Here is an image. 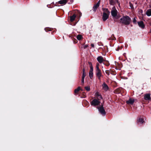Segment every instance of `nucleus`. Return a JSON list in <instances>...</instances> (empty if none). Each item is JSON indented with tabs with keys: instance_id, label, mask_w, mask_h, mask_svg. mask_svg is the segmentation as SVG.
Returning a JSON list of instances; mask_svg holds the SVG:
<instances>
[{
	"instance_id": "1",
	"label": "nucleus",
	"mask_w": 151,
	"mask_h": 151,
	"mask_svg": "<svg viewBox=\"0 0 151 151\" xmlns=\"http://www.w3.org/2000/svg\"><path fill=\"white\" fill-rule=\"evenodd\" d=\"M120 22L125 25H128L131 22V19L127 16H124L120 19Z\"/></svg>"
},
{
	"instance_id": "2",
	"label": "nucleus",
	"mask_w": 151,
	"mask_h": 151,
	"mask_svg": "<svg viewBox=\"0 0 151 151\" xmlns=\"http://www.w3.org/2000/svg\"><path fill=\"white\" fill-rule=\"evenodd\" d=\"M99 100L98 99L97 100L96 99H94L91 101V104L93 106L98 105L100 103Z\"/></svg>"
},
{
	"instance_id": "3",
	"label": "nucleus",
	"mask_w": 151,
	"mask_h": 151,
	"mask_svg": "<svg viewBox=\"0 0 151 151\" xmlns=\"http://www.w3.org/2000/svg\"><path fill=\"white\" fill-rule=\"evenodd\" d=\"M99 111L101 113V114L103 115H105L106 114L105 111L104 109L103 106L102 105L100 107H98Z\"/></svg>"
},
{
	"instance_id": "4",
	"label": "nucleus",
	"mask_w": 151,
	"mask_h": 151,
	"mask_svg": "<svg viewBox=\"0 0 151 151\" xmlns=\"http://www.w3.org/2000/svg\"><path fill=\"white\" fill-rule=\"evenodd\" d=\"M117 11L115 6L113 7L111 11V13L113 17H115L117 15Z\"/></svg>"
},
{
	"instance_id": "5",
	"label": "nucleus",
	"mask_w": 151,
	"mask_h": 151,
	"mask_svg": "<svg viewBox=\"0 0 151 151\" xmlns=\"http://www.w3.org/2000/svg\"><path fill=\"white\" fill-rule=\"evenodd\" d=\"M96 75L99 80H100L101 77L102 76V75L100 70H96Z\"/></svg>"
},
{
	"instance_id": "6",
	"label": "nucleus",
	"mask_w": 151,
	"mask_h": 151,
	"mask_svg": "<svg viewBox=\"0 0 151 151\" xmlns=\"http://www.w3.org/2000/svg\"><path fill=\"white\" fill-rule=\"evenodd\" d=\"M90 70L89 72V75L90 77L91 78L93 77V69L92 66L91 65L90 66Z\"/></svg>"
},
{
	"instance_id": "7",
	"label": "nucleus",
	"mask_w": 151,
	"mask_h": 151,
	"mask_svg": "<svg viewBox=\"0 0 151 151\" xmlns=\"http://www.w3.org/2000/svg\"><path fill=\"white\" fill-rule=\"evenodd\" d=\"M109 14H106L105 13H103L102 19L104 21H106L109 17Z\"/></svg>"
},
{
	"instance_id": "8",
	"label": "nucleus",
	"mask_w": 151,
	"mask_h": 151,
	"mask_svg": "<svg viewBox=\"0 0 151 151\" xmlns=\"http://www.w3.org/2000/svg\"><path fill=\"white\" fill-rule=\"evenodd\" d=\"M100 4V1L96 4L94 5L93 7V11L94 12H95L96 9L98 8Z\"/></svg>"
},
{
	"instance_id": "9",
	"label": "nucleus",
	"mask_w": 151,
	"mask_h": 151,
	"mask_svg": "<svg viewBox=\"0 0 151 151\" xmlns=\"http://www.w3.org/2000/svg\"><path fill=\"white\" fill-rule=\"evenodd\" d=\"M150 94H146L144 95V98L146 100H149L150 99Z\"/></svg>"
},
{
	"instance_id": "10",
	"label": "nucleus",
	"mask_w": 151,
	"mask_h": 151,
	"mask_svg": "<svg viewBox=\"0 0 151 151\" xmlns=\"http://www.w3.org/2000/svg\"><path fill=\"white\" fill-rule=\"evenodd\" d=\"M97 60L100 63H102L104 60L103 59V58L101 56L98 57L97 58Z\"/></svg>"
},
{
	"instance_id": "11",
	"label": "nucleus",
	"mask_w": 151,
	"mask_h": 151,
	"mask_svg": "<svg viewBox=\"0 0 151 151\" xmlns=\"http://www.w3.org/2000/svg\"><path fill=\"white\" fill-rule=\"evenodd\" d=\"M138 24L139 26L141 27L142 28H144L145 27V25L144 23L142 21H141L140 22H138Z\"/></svg>"
},
{
	"instance_id": "12",
	"label": "nucleus",
	"mask_w": 151,
	"mask_h": 151,
	"mask_svg": "<svg viewBox=\"0 0 151 151\" xmlns=\"http://www.w3.org/2000/svg\"><path fill=\"white\" fill-rule=\"evenodd\" d=\"M95 96L98 100H100V99H102L101 96L99 94V93L97 92H96L95 93Z\"/></svg>"
},
{
	"instance_id": "13",
	"label": "nucleus",
	"mask_w": 151,
	"mask_h": 151,
	"mask_svg": "<svg viewBox=\"0 0 151 151\" xmlns=\"http://www.w3.org/2000/svg\"><path fill=\"white\" fill-rule=\"evenodd\" d=\"M134 100L133 99H129L126 101L127 103L128 104H132L134 102Z\"/></svg>"
},
{
	"instance_id": "14",
	"label": "nucleus",
	"mask_w": 151,
	"mask_h": 151,
	"mask_svg": "<svg viewBox=\"0 0 151 151\" xmlns=\"http://www.w3.org/2000/svg\"><path fill=\"white\" fill-rule=\"evenodd\" d=\"M103 89L106 91H107L108 89V87L107 85L105 83H104L102 85Z\"/></svg>"
},
{
	"instance_id": "15",
	"label": "nucleus",
	"mask_w": 151,
	"mask_h": 151,
	"mask_svg": "<svg viewBox=\"0 0 151 151\" xmlns=\"http://www.w3.org/2000/svg\"><path fill=\"white\" fill-rule=\"evenodd\" d=\"M67 2V0H61L59 1V3L60 4H65Z\"/></svg>"
},
{
	"instance_id": "16",
	"label": "nucleus",
	"mask_w": 151,
	"mask_h": 151,
	"mask_svg": "<svg viewBox=\"0 0 151 151\" xmlns=\"http://www.w3.org/2000/svg\"><path fill=\"white\" fill-rule=\"evenodd\" d=\"M146 14L148 16H151V9L147 10L146 12Z\"/></svg>"
},
{
	"instance_id": "17",
	"label": "nucleus",
	"mask_w": 151,
	"mask_h": 151,
	"mask_svg": "<svg viewBox=\"0 0 151 151\" xmlns=\"http://www.w3.org/2000/svg\"><path fill=\"white\" fill-rule=\"evenodd\" d=\"M76 15L75 14H74L72 16L70 17V21L71 22H73V21L76 17Z\"/></svg>"
},
{
	"instance_id": "18",
	"label": "nucleus",
	"mask_w": 151,
	"mask_h": 151,
	"mask_svg": "<svg viewBox=\"0 0 151 151\" xmlns=\"http://www.w3.org/2000/svg\"><path fill=\"white\" fill-rule=\"evenodd\" d=\"M104 11V13H105L106 14H110V12L108 11L107 9H103Z\"/></svg>"
},
{
	"instance_id": "19",
	"label": "nucleus",
	"mask_w": 151,
	"mask_h": 151,
	"mask_svg": "<svg viewBox=\"0 0 151 151\" xmlns=\"http://www.w3.org/2000/svg\"><path fill=\"white\" fill-rule=\"evenodd\" d=\"M86 76V74H85V69L84 68L83 70V75H82V78L84 79V78H85Z\"/></svg>"
},
{
	"instance_id": "20",
	"label": "nucleus",
	"mask_w": 151,
	"mask_h": 151,
	"mask_svg": "<svg viewBox=\"0 0 151 151\" xmlns=\"http://www.w3.org/2000/svg\"><path fill=\"white\" fill-rule=\"evenodd\" d=\"M77 39L78 40H80L82 38V36L81 35H78L76 37Z\"/></svg>"
},
{
	"instance_id": "21",
	"label": "nucleus",
	"mask_w": 151,
	"mask_h": 151,
	"mask_svg": "<svg viewBox=\"0 0 151 151\" xmlns=\"http://www.w3.org/2000/svg\"><path fill=\"white\" fill-rule=\"evenodd\" d=\"M138 122L142 124L144 122V121L143 119L142 118H139L138 120Z\"/></svg>"
},
{
	"instance_id": "22",
	"label": "nucleus",
	"mask_w": 151,
	"mask_h": 151,
	"mask_svg": "<svg viewBox=\"0 0 151 151\" xmlns=\"http://www.w3.org/2000/svg\"><path fill=\"white\" fill-rule=\"evenodd\" d=\"M80 90V87H78L77 88L75 89V93H77L78 91Z\"/></svg>"
},
{
	"instance_id": "23",
	"label": "nucleus",
	"mask_w": 151,
	"mask_h": 151,
	"mask_svg": "<svg viewBox=\"0 0 151 151\" xmlns=\"http://www.w3.org/2000/svg\"><path fill=\"white\" fill-rule=\"evenodd\" d=\"M85 88L86 89V90H87L88 91L90 90V87L89 86H86L85 87Z\"/></svg>"
},
{
	"instance_id": "24",
	"label": "nucleus",
	"mask_w": 151,
	"mask_h": 151,
	"mask_svg": "<svg viewBox=\"0 0 151 151\" xmlns=\"http://www.w3.org/2000/svg\"><path fill=\"white\" fill-rule=\"evenodd\" d=\"M99 64L98 63L96 66V70H100L99 69Z\"/></svg>"
},
{
	"instance_id": "25",
	"label": "nucleus",
	"mask_w": 151,
	"mask_h": 151,
	"mask_svg": "<svg viewBox=\"0 0 151 151\" xmlns=\"http://www.w3.org/2000/svg\"><path fill=\"white\" fill-rule=\"evenodd\" d=\"M88 47V45H83L82 47V48H83L84 49H85L86 48H87Z\"/></svg>"
},
{
	"instance_id": "26",
	"label": "nucleus",
	"mask_w": 151,
	"mask_h": 151,
	"mask_svg": "<svg viewBox=\"0 0 151 151\" xmlns=\"http://www.w3.org/2000/svg\"><path fill=\"white\" fill-rule=\"evenodd\" d=\"M110 3L111 5H113L114 3V1L112 0H110Z\"/></svg>"
},
{
	"instance_id": "27",
	"label": "nucleus",
	"mask_w": 151,
	"mask_h": 151,
	"mask_svg": "<svg viewBox=\"0 0 151 151\" xmlns=\"http://www.w3.org/2000/svg\"><path fill=\"white\" fill-rule=\"evenodd\" d=\"M136 19H135V18H134L133 20V22L134 23H136Z\"/></svg>"
},
{
	"instance_id": "28",
	"label": "nucleus",
	"mask_w": 151,
	"mask_h": 151,
	"mask_svg": "<svg viewBox=\"0 0 151 151\" xmlns=\"http://www.w3.org/2000/svg\"><path fill=\"white\" fill-rule=\"evenodd\" d=\"M84 79L82 78L81 83L83 84L84 83Z\"/></svg>"
},
{
	"instance_id": "29",
	"label": "nucleus",
	"mask_w": 151,
	"mask_h": 151,
	"mask_svg": "<svg viewBox=\"0 0 151 151\" xmlns=\"http://www.w3.org/2000/svg\"><path fill=\"white\" fill-rule=\"evenodd\" d=\"M105 73L106 74H107L108 75H109V73L108 70H106L105 71Z\"/></svg>"
},
{
	"instance_id": "30",
	"label": "nucleus",
	"mask_w": 151,
	"mask_h": 151,
	"mask_svg": "<svg viewBox=\"0 0 151 151\" xmlns=\"http://www.w3.org/2000/svg\"><path fill=\"white\" fill-rule=\"evenodd\" d=\"M91 45L92 47H94V45L93 44H91Z\"/></svg>"
},
{
	"instance_id": "31",
	"label": "nucleus",
	"mask_w": 151,
	"mask_h": 151,
	"mask_svg": "<svg viewBox=\"0 0 151 151\" xmlns=\"http://www.w3.org/2000/svg\"><path fill=\"white\" fill-rule=\"evenodd\" d=\"M150 32L151 33V29L150 30Z\"/></svg>"
},
{
	"instance_id": "32",
	"label": "nucleus",
	"mask_w": 151,
	"mask_h": 151,
	"mask_svg": "<svg viewBox=\"0 0 151 151\" xmlns=\"http://www.w3.org/2000/svg\"><path fill=\"white\" fill-rule=\"evenodd\" d=\"M150 24V25H151V23Z\"/></svg>"
}]
</instances>
